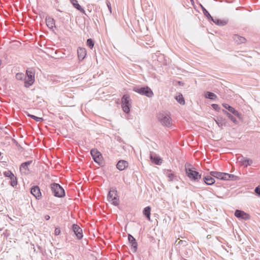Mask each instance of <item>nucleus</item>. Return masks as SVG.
<instances>
[{"instance_id": "4be33fe9", "label": "nucleus", "mask_w": 260, "mask_h": 260, "mask_svg": "<svg viewBox=\"0 0 260 260\" xmlns=\"http://www.w3.org/2000/svg\"><path fill=\"white\" fill-rule=\"evenodd\" d=\"M150 158L151 160L156 165H160L162 163L161 159L155 155L151 154L150 156Z\"/></svg>"}, {"instance_id": "c9c22d12", "label": "nucleus", "mask_w": 260, "mask_h": 260, "mask_svg": "<svg viewBox=\"0 0 260 260\" xmlns=\"http://www.w3.org/2000/svg\"><path fill=\"white\" fill-rule=\"evenodd\" d=\"M11 185L14 187L17 184V181L16 177L14 176L13 177L11 178Z\"/></svg>"}, {"instance_id": "b1692460", "label": "nucleus", "mask_w": 260, "mask_h": 260, "mask_svg": "<svg viewBox=\"0 0 260 260\" xmlns=\"http://www.w3.org/2000/svg\"><path fill=\"white\" fill-rule=\"evenodd\" d=\"M151 207L150 206H147L145 207L143 211V214L146 216L147 219L149 220H150V214H151Z\"/></svg>"}, {"instance_id": "c85d7f7f", "label": "nucleus", "mask_w": 260, "mask_h": 260, "mask_svg": "<svg viewBox=\"0 0 260 260\" xmlns=\"http://www.w3.org/2000/svg\"><path fill=\"white\" fill-rule=\"evenodd\" d=\"M205 96L206 98L209 99L210 100H215L217 98V96L215 94L209 91L206 92Z\"/></svg>"}, {"instance_id": "a19ab883", "label": "nucleus", "mask_w": 260, "mask_h": 260, "mask_svg": "<svg viewBox=\"0 0 260 260\" xmlns=\"http://www.w3.org/2000/svg\"><path fill=\"white\" fill-rule=\"evenodd\" d=\"M254 191L256 194L260 197V187L259 186L256 187L255 188Z\"/></svg>"}, {"instance_id": "f257e3e1", "label": "nucleus", "mask_w": 260, "mask_h": 260, "mask_svg": "<svg viewBox=\"0 0 260 260\" xmlns=\"http://www.w3.org/2000/svg\"><path fill=\"white\" fill-rule=\"evenodd\" d=\"M157 118L163 126L168 127H170L172 126V119L169 113L161 112L158 114Z\"/></svg>"}, {"instance_id": "f3484780", "label": "nucleus", "mask_w": 260, "mask_h": 260, "mask_svg": "<svg viewBox=\"0 0 260 260\" xmlns=\"http://www.w3.org/2000/svg\"><path fill=\"white\" fill-rule=\"evenodd\" d=\"M215 121L218 126L222 128L223 126H225L226 125V120L225 118L222 117H217L216 119H215Z\"/></svg>"}, {"instance_id": "37998d69", "label": "nucleus", "mask_w": 260, "mask_h": 260, "mask_svg": "<svg viewBox=\"0 0 260 260\" xmlns=\"http://www.w3.org/2000/svg\"><path fill=\"white\" fill-rule=\"evenodd\" d=\"M44 217H45V219L47 220H48L50 219V216L48 215H46Z\"/></svg>"}, {"instance_id": "79ce46f5", "label": "nucleus", "mask_w": 260, "mask_h": 260, "mask_svg": "<svg viewBox=\"0 0 260 260\" xmlns=\"http://www.w3.org/2000/svg\"><path fill=\"white\" fill-rule=\"evenodd\" d=\"M107 5L108 7L109 11L111 13V4H110V2H109V1L107 2Z\"/></svg>"}, {"instance_id": "72a5a7b5", "label": "nucleus", "mask_w": 260, "mask_h": 260, "mask_svg": "<svg viewBox=\"0 0 260 260\" xmlns=\"http://www.w3.org/2000/svg\"><path fill=\"white\" fill-rule=\"evenodd\" d=\"M27 116L31 118L32 119L35 120L37 122H41L43 120V119L42 118L36 116L34 115L28 114H27Z\"/></svg>"}, {"instance_id": "a878e982", "label": "nucleus", "mask_w": 260, "mask_h": 260, "mask_svg": "<svg viewBox=\"0 0 260 260\" xmlns=\"http://www.w3.org/2000/svg\"><path fill=\"white\" fill-rule=\"evenodd\" d=\"M165 174L166 176L169 178V181H172L174 180V178L176 176L174 175L173 173H171V171L168 170L165 171Z\"/></svg>"}, {"instance_id": "473e14b6", "label": "nucleus", "mask_w": 260, "mask_h": 260, "mask_svg": "<svg viewBox=\"0 0 260 260\" xmlns=\"http://www.w3.org/2000/svg\"><path fill=\"white\" fill-rule=\"evenodd\" d=\"M86 44H87V46L90 49H92L93 46H94V41H93V40L92 39H88L87 40Z\"/></svg>"}, {"instance_id": "f8f14e48", "label": "nucleus", "mask_w": 260, "mask_h": 260, "mask_svg": "<svg viewBox=\"0 0 260 260\" xmlns=\"http://www.w3.org/2000/svg\"><path fill=\"white\" fill-rule=\"evenodd\" d=\"M31 193L37 199H40L42 196L40 188L38 186H34L30 189Z\"/></svg>"}, {"instance_id": "aec40b11", "label": "nucleus", "mask_w": 260, "mask_h": 260, "mask_svg": "<svg viewBox=\"0 0 260 260\" xmlns=\"http://www.w3.org/2000/svg\"><path fill=\"white\" fill-rule=\"evenodd\" d=\"M46 25L50 29H53L55 27V20L51 17H46Z\"/></svg>"}, {"instance_id": "412c9836", "label": "nucleus", "mask_w": 260, "mask_h": 260, "mask_svg": "<svg viewBox=\"0 0 260 260\" xmlns=\"http://www.w3.org/2000/svg\"><path fill=\"white\" fill-rule=\"evenodd\" d=\"M204 182L207 185H212L215 182V180L212 176L207 175L204 178Z\"/></svg>"}, {"instance_id": "6ab92c4d", "label": "nucleus", "mask_w": 260, "mask_h": 260, "mask_svg": "<svg viewBox=\"0 0 260 260\" xmlns=\"http://www.w3.org/2000/svg\"><path fill=\"white\" fill-rule=\"evenodd\" d=\"M71 3L73 5V6L77 9L78 10L80 11L81 13L85 14V11L83 8L81 7V6L78 4V1L77 0H70Z\"/></svg>"}, {"instance_id": "5701e85b", "label": "nucleus", "mask_w": 260, "mask_h": 260, "mask_svg": "<svg viewBox=\"0 0 260 260\" xmlns=\"http://www.w3.org/2000/svg\"><path fill=\"white\" fill-rule=\"evenodd\" d=\"M233 39L237 44L244 43L246 41V39L244 37L238 35H235L233 36Z\"/></svg>"}, {"instance_id": "f704fd0d", "label": "nucleus", "mask_w": 260, "mask_h": 260, "mask_svg": "<svg viewBox=\"0 0 260 260\" xmlns=\"http://www.w3.org/2000/svg\"><path fill=\"white\" fill-rule=\"evenodd\" d=\"M111 201L112 202V204L115 206H117L119 205V199L117 196L116 197H114L112 200H110V202Z\"/></svg>"}, {"instance_id": "7c9ffc66", "label": "nucleus", "mask_w": 260, "mask_h": 260, "mask_svg": "<svg viewBox=\"0 0 260 260\" xmlns=\"http://www.w3.org/2000/svg\"><path fill=\"white\" fill-rule=\"evenodd\" d=\"M225 177H226L225 180H237L238 178V177H237V176H235L233 174L226 173H225Z\"/></svg>"}, {"instance_id": "20e7f679", "label": "nucleus", "mask_w": 260, "mask_h": 260, "mask_svg": "<svg viewBox=\"0 0 260 260\" xmlns=\"http://www.w3.org/2000/svg\"><path fill=\"white\" fill-rule=\"evenodd\" d=\"M121 106L123 111L126 113H128L130 111V108L131 107V99L128 94H124L121 98Z\"/></svg>"}, {"instance_id": "39448f33", "label": "nucleus", "mask_w": 260, "mask_h": 260, "mask_svg": "<svg viewBox=\"0 0 260 260\" xmlns=\"http://www.w3.org/2000/svg\"><path fill=\"white\" fill-rule=\"evenodd\" d=\"M27 77H25L24 86L28 87L31 86L35 81V72L31 69L26 70V72Z\"/></svg>"}, {"instance_id": "2eb2a0df", "label": "nucleus", "mask_w": 260, "mask_h": 260, "mask_svg": "<svg viewBox=\"0 0 260 260\" xmlns=\"http://www.w3.org/2000/svg\"><path fill=\"white\" fill-rule=\"evenodd\" d=\"M238 160L242 164L243 166L246 167L248 166L251 165L252 164V159L244 157L243 156L239 157L238 158Z\"/></svg>"}, {"instance_id": "ddd939ff", "label": "nucleus", "mask_w": 260, "mask_h": 260, "mask_svg": "<svg viewBox=\"0 0 260 260\" xmlns=\"http://www.w3.org/2000/svg\"><path fill=\"white\" fill-rule=\"evenodd\" d=\"M211 176L217 179L225 180H226L225 173H222L216 171H212L210 173Z\"/></svg>"}, {"instance_id": "4c0bfd02", "label": "nucleus", "mask_w": 260, "mask_h": 260, "mask_svg": "<svg viewBox=\"0 0 260 260\" xmlns=\"http://www.w3.org/2000/svg\"><path fill=\"white\" fill-rule=\"evenodd\" d=\"M25 77V75L22 73H17L16 75V78L17 80H21Z\"/></svg>"}, {"instance_id": "c03bdc74", "label": "nucleus", "mask_w": 260, "mask_h": 260, "mask_svg": "<svg viewBox=\"0 0 260 260\" xmlns=\"http://www.w3.org/2000/svg\"><path fill=\"white\" fill-rule=\"evenodd\" d=\"M69 256L70 258H72L73 256L72 255H69Z\"/></svg>"}, {"instance_id": "bb28decb", "label": "nucleus", "mask_w": 260, "mask_h": 260, "mask_svg": "<svg viewBox=\"0 0 260 260\" xmlns=\"http://www.w3.org/2000/svg\"><path fill=\"white\" fill-rule=\"evenodd\" d=\"M200 6L202 10L204 16L206 17L209 20H210V19H212V17L211 16L208 11L201 4H200Z\"/></svg>"}, {"instance_id": "7ed1b4c3", "label": "nucleus", "mask_w": 260, "mask_h": 260, "mask_svg": "<svg viewBox=\"0 0 260 260\" xmlns=\"http://www.w3.org/2000/svg\"><path fill=\"white\" fill-rule=\"evenodd\" d=\"M133 91L141 95L146 96L148 98H151L153 95L152 90L148 86L144 87H134Z\"/></svg>"}, {"instance_id": "4468645a", "label": "nucleus", "mask_w": 260, "mask_h": 260, "mask_svg": "<svg viewBox=\"0 0 260 260\" xmlns=\"http://www.w3.org/2000/svg\"><path fill=\"white\" fill-rule=\"evenodd\" d=\"M210 20L213 21L215 24L219 26H224L228 24L229 21L228 19H219L213 17H212V19H210Z\"/></svg>"}, {"instance_id": "6e6552de", "label": "nucleus", "mask_w": 260, "mask_h": 260, "mask_svg": "<svg viewBox=\"0 0 260 260\" xmlns=\"http://www.w3.org/2000/svg\"><path fill=\"white\" fill-rule=\"evenodd\" d=\"M72 229L78 239L80 240L83 237L82 230L80 226L76 224L72 225Z\"/></svg>"}, {"instance_id": "423d86ee", "label": "nucleus", "mask_w": 260, "mask_h": 260, "mask_svg": "<svg viewBox=\"0 0 260 260\" xmlns=\"http://www.w3.org/2000/svg\"><path fill=\"white\" fill-rule=\"evenodd\" d=\"M187 176L191 180L198 181L201 178V174L194 170V168H185Z\"/></svg>"}, {"instance_id": "c756f323", "label": "nucleus", "mask_w": 260, "mask_h": 260, "mask_svg": "<svg viewBox=\"0 0 260 260\" xmlns=\"http://www.w3.org/2000/svg\"><path fill=\"white\" fill-rule=\"evenodd\" d=\"M32 162V161H26V162H24L23 163H22L21 166H20V170H26L28 169V166H29L31 163Z\"/></svg>"}, {"instance_id": "2f4dec72", "label": "nucleus", "mask_w": 260, "mask_h": 260, "mask_svg": "<svg viewBox=\"0 0 260 260\" xmlns=\"http://www.w3.org/2000/svg\"><path fill=\"white\" fill-rule=\"evenodd\" d=\"M175 99L179 104L184 105L185 101L182 94L176 96Z\"/></svg>"}, {"instance_id": "ea45409f", "label": "nucleus", "mask_w": 260, "mask_h": 260, "mask_svg": "<svg viewBox=\"0 0 260 260\" xmlns=\"http://www.w3.org/2000/svg\"><path fill=\"white\" fill-rule=\"evenodd\" d=\"M60 233V230L59 228H56L54 231V234L56 236H58Z\"/></svg>"}, {"instance_id": "cd10ccee", "label": "nucleus", "mask_w": 260, "mask_h": 260, "mask_svg": "<svg viewBox=\"0 0 260 260\" xmlns=\"http://www.w3.org/2000/svg\"><path fill=\"white\" fill-rule=\"evenodd\" d=\"M117 196V191L115 190H110L108 195V200L110 201V200H112L114 197H116Z\"/></svg>"}, {"instance_id": "58836bf2", "label": "nucleus", "mask_w": 260, "mask_h": 260, "mask_svg": "<svg viewBox=\"0 0 260 260\" xmlns=\"http://www.w3.org/2000/svg\"><path fill=\"white\" fill-rule=\"evenodd\" d=\"M211 106L216 111H218L220 109V107L217 104H213Z\"/></svg>"}, {"instance_id": "dca6fc26", "label": "nucleus", "mask_w": 260, "mask_h": 260, "mask_svg": "<svg viewBox=\"0 0 260 260\" xmlns=\"http://www.w3.org/2000/svg\"><path fill=\"white\" fill-rule=\"evenodd\" d=\"M77 53L79 60H82L86 55V50L84 48L79 47L77 50Z\"/></svg>"}, {"instance_id": "9d476101", "label": "nucleus", "mask_w": 260, "mask_h": 260, "mask_svg": "<svg viewBox=\"0 0 260 260\" xmlns=\"http://www.w3.org/2000/svg\"><path fill=\"white\" fill-rule=\"evenodd\" d=\"M128 240L131 244V249L133 252H136L138 249V244L135 238L131 234L128 235Z\"/></svg>"}, {"instance_id": "f03ea898", "label": "nucleus", "mask_w": 260, "mask_h": 260, "mask_svg": "<svg viewBox=\"0 0 260 260\" xmlns=\"http://www.w3.org/2000/svg\"><path fill=\"white\" fill-rule=\"evenodd\" d=\"M52 193L55 197L62 198L65 196V192L63 188L59 184L54 183L51 184Z\"/></svg>"}, {"instance_id": "9b49d317", "label": "nucleus", "mask_w": 260, "mask_h": 260, "mask_svg": "<svg viewBox=\"0 0 260 260\" xmlns=\"http://www.w3.org/2000/svg\"><path fill=\"white\" fill-rule=\"evenodd\" d=\"M222 106L224 108L228 109V111L234 114L235 116L237 117L239 119H241V114L236 110L234 108L231 107L227 104H223Z\"/></svg>"}, {"instance_id": "0eeeda50", "label": "nucleus", "mask_w": 260, "mask_h": 260, "mask_svg": "<svg viewBox=\"0 0 260 260\" xmlns=\"http://www.w3.org/2000/svg\"><path fill=\"white\" fill-rule=\"evenodd\" d=\"M91 155L94 161L100 166L103 164V156L101 153L97 149H92L90 151Z\"/></svg>"}, {"instance_id": "a211bd4d", "label": "nucleus", "mask_w": 260, "mask_h": 260, "mask_svg": "<svg viewBox=\"0 0 260 260\" xmlns=\"http://www.w3.org/2000/svg\"><path fill=\"white\" fill-rule=\"evenodd\" d=\"M128 164L126 161L120 160L117 162L116 167L119 170L122 171L128 167Z\"/></svg>"}, {"instance_id": "e433bc0d", "label": "nucleus", "mask_w": 260, "mask_h": 260, "mask_svg": "<svg viewBox=\"0 0 260 260\" xmlns=\"http://www.w3.org/2000/svg\"><path fill=\"white\" fill-rule=\"evenodd\" d=\"M4 175L6 177H9L10 179L14 177V175L10 171H6L4 173Z\"/></svg>"}, {"instance_id": "1a4fd4ad", "label": "nucleus", "mask_w": 260, "mask_h": 260, "mask_svg": "<svg viewBox=\"0 0 260 260\" xmlns=\"http://www.w3.org/2000/svg\"><path fill=\"white\" fill-rule=\"evenodd\" d=\"M235 216L236 217L242 219L248 220L250 219V215L240 210H236L235 211Z\"/></svg>"}, {"instance_id": "393cba45", "label": "nucleus", "mask_w": 260, "mask_h": 260, "mask_svg": "<svg viewBox=\"0 0 260 260\" xmlns=\"http://www.w3.org/2000/svg\"><path fill=\"white\" fill-rule=\"evenodd\" d=\"M222 111L223 113L225 115H226L232 122L236 124L238 123V121L237 120L236 118L234 117L231 113H230L229 112L224 110H223Z\"/></svg>"}]
</instances>
